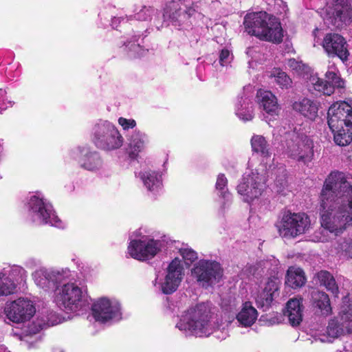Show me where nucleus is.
<instances>
[{"mask_svg": "<svg viewBox=\"0 0 352 352\" xmlns=\"http://www.w3.org/2000/svg\"><path fill=\"white\" fill-rule=\"evenodd\" d=\"M317 277L320 285L324 286L333 294L338 295V287L331 274L327 271H320L317 274Z\"/></svg>", "mask_w": 352, "mask_h": 352, "instance_id": "36", "label": "nucleus"}, {"mask_svg": "<svg viewBox=\"0 0 352 352\" xmlns=\"http://www.w3.org/2000/svg\"><path fill=\"white\" fill-rule=\"evenodd\" d=\"M258 316L256 309L252 307L250 302H245L239 314L236 319L239 323L245 327L252 326L256 321Z\"/></svg>", "mask_w": 352, "mask_h": 352, "instance_id": "31", "label": "nucleus"}, {"mask_svg": "<svg viewBox=\"0 0 352 352\" xmlns=\"http://www.w3.org/2000/svg\"><path fill=\"white\" fill-rule=\"evenodd\" d=\"M27 206L28 215L32 222L38 225L49 224L57 228L63 227L51 204L41 193L30 195Z\"/></svg>", "mask_w": 352, "mask_h": 352, "instance_id": "7", "label": "nucleus"}, {"mask_svg": "<svg viewBox=\"0 0 352 352\" xmlns=\"http://www.w3.org/2000/svg\"><path fill=\"white\" fill-rule=\"evenodd\" d=\"M287 65L290 69L294 70L297 74L302 76L303 78L307 79L310 74L313 72L311 69L302 61H298L294 58L288 60Z\"/></svg>", "mask_w": 352, "mask_h": 352, "instance_id": "41", "label": "nucleus"}, {"mask_svg": "<svg viewBox=\"0 0 352 352\" xmlns=\"http://www.w3.org/2000/svg\"><path fill=\"white\" fill-rule=\"evenodd\" d=\"M179 252L187 263H192L198 258L197 253L187 245L182 247Z\"/></svg>", "mask_w": 352, "mask_h": 352, "instance_id": "44", "label": "nucleus"}, {"mask_svg": "<svg viewBox=\"0 0 352 352\" xmlns=\"http://www.w3.org/2000/svg\"><path fill=\"white\" fill-rule=\"evenodd\" d=\"M344 352H352V343L344 346Z\"/></svg>", "mask_w": 352, "mask_h": 352, "instance_id": "51", "label": "nucleus"}, {"mask_svg": "<svg viewBox=\"0 0 352 352\" xmlns=\"http://www.w3.org/2000/svg\"><path fill=\"white\" fill-rule=\"evenodd\" d=\"M91 137L97 148L107 151L120 148L124 142L117 127L109 121L104 120H99L94 124Z\"/></svg>", "mask_w": 352, "mask_h": 352, "instance_id": "6", "label": "nucleus"}, {"mask_svg": "<svg viewBox=\"0 0 352 352\" xmlns=\"http://www.w3.org/2000/svg\"><path fill=\"white\" fill-rule=\"evenodd\" d=\"M252 151L263 158H269L272 155L270 144L263 135H254L250 140Z\"/></svg>", "mask_w": 352, "mask_h": 352, "instance_id": "33", "label": "nucleus"}, {"mask_svg": "<svg viewBox=\"0 0 352 352\" xmlns=\"http://www.w3.org/2000/svg\"><path fill=\"white\" fill-rule=\"evenodd\" d=\"M337 253L347 258H352V239H340L335 247Z\"/></svg>", "mask_w": 352, "mask_h": 352, "instance_id": "43", "label": "nucleus"}, {"mask_svg": "<svg viewBox=\"0 0 352 352\" xmlns=\"http://www.w3.org/2000/svg\"><path fill=\"white\" fill-rule=\"evenodd\" d=\"M307 80L309 89L314 94L330 96L333 94L332 87L327 84L326 80L319 78L317 74L312 73Z\"/></svg>", "mask_w": 352, "mask_h": 352, "instance_id": "30", "label": "nucleus"}, {"mask_svg": "<svg viewBox=\"0 0 352 352\" xmlns=\"http://www.w3.org/2000/svg\"><path fill=\"white\" fill-rule=\"evenodd\" d=\"M57 305L70 311H76L82 306V289L74 283H64L55 294Z\"/></svg>", "mask_w": 352, "mask_h": 352, "instance_id": "14", "label": "nucleus"}, {"mask_svg": "<svg viewBox=\"0 0 352 352\" xmlns=\"http://www.w3.org/2000/svg\"><path fill=\"white\" fill-rule=\"evenodd\" d=\"M118 124L122 127L124 130L133 129L136 126V122L135 120L126 119L122 117L118 119Z\"/></svg>", "mask_w": 352, "mask_h": 352, "instance_id": "47", "label": "nucleus"}, {"mask_svg": "<svg viewBox=\"0 0 352 352\" xmlns=\"http://www.w3.org/2000/svg\"><path fill=\"white\" fill-rule=\"evenodd\" d=\"M138 41L137 36H133L132 40L127 41L124 43L126 50L128 51L129 56L131 58H136L144 54L145 50L141 46Z\"/></svg>", "mask_w": 352, "mask_h": 352, "instance_id": "40", "label": "nucleus"}, {"mask_svg": "<svg viewBox=\"0 0 352 352\" xmlns=\"http://www.w3.org/2000/svg\"><path fill=\"white\" fill-rule=\"evenodd\" d=\"M147 137L144 133L140 131H135L130 138L129 146L132 153H139L144 148L146 142Z\"/></svg>", "mask_w": 352, "mask_h": 352, "instance_id": "39", "label": "nucleus"}, {"mask_svg": "<svg viewBox=\"0 0 352 352\" xmlns=\"http://www.w3.org/2000/svg\"><path fill=\"white\" fill-rule=\"evenodd\" d=\"M324 22L336 28H342L352 21L350 0H327L322 13Z\"/></svg>", "mask_w": 352, "mask_h": 352, "instance_id": "8", "label": "nucleus"}, {"mask_svg": "<svg viewBox=\"0 0 352 352\" xmlns=\"http://www.w3.org/2000/svg\"><path fill=\"white\" fill-rule=\"evenodd\" d=\"M223 273V270L219 263L208 259L199 260L191 270L192 276L200 286L206 289L218 283Z\"/></svg>", "mask_w": 352, "mask_h": 352, "instance_id": "9", "label": "nucleus"}, {"mask_svg": "<svg viewBox=\"0 0 352 352\" xmlns=\"http://www.w3.org/2000/svg\"><path fill=\"white\" fill-rule=\"evenodd\" d=\"M228 179L223 174H219L217 179L216 190L219 197L222 198L224 201L222 204V208H226V204H229L231 201V195L228 192Z\"/></svg>", "mask_w": 352, "mask_h": 352, "instance_id": "35", "label": "nucleus"}, {"mask_svg": "<svg viewBox=\"0 0 352 352\" xmlns=\"http://www.w3.org/2000/svg\"><path fill=\"white\" fill-rule=\"evenodd\" d=\"M35 312L33 302L23 298H19L6 304L5 307L7 318L15 323H21L30 320Z\"/></svg>", "mask_w": 352, "mask_h": 352, "instance_id": "15", "label": "nucleus"}, {"mask_svg": "<svg viewBox=\"0 0 352 352\" xmlns=\"http://www.w3.org/2000/svg\"><path fill=\"white\" fill-rule=\"evenodd\" d=\"M285 135V152L288 157L306 164L311 161L314 156L313 141L296 129L289 131L280 130Z\"/></svg>", "mask_w": 352, "mask_h": 352, "instance_id": "5", "label": "nucleus"}, {"mask_svg": "<svg viewBox=\"0 0 352 352\" xmlns=\"http://www.w3.org/2000/svg\"><path fill=\"white\" fill-rule=\"evenodd\" d=\"M293 108L295 111L312 120L318 116V108L316 103L308 98H303L295 102Z\"/></svg>", "mask_w": 352, "mask_h": 352, "instance_id": "32", "label": "nucleus"}, {"mask_svg": "<svg viewBox=\"0 0 352 352\" xmlns=\"http://www.w3.org/2000/svg\"><path fill=\"white\" fill-rule=\"evenodd\" d=\"M92 311L96 320L101 322L121 318L120 305L116 300L102 298L94 304Z\"/></svg>", "mask_w": 352, "mask_h": 352, "instance_id": "17", "label": "nucleus"}, {"mask_svg": "<svg viewBox=\"0 0 352 352\" xmlns=\"http://www.w3.org/2000/svg\"><path fill=\"white\" fill-rule=\"evenodd\" d=\"M0 352H7L6 348L3 345H0Z\"/></svg>", "mask_w": 352, "mask_h": 352, "instance_id": "53", "label": "nucleus"}, {"mask_svg": "<svg viewBox=\"0 0 352 352\" xmlns=\"http://www.w3.org/2000/svg\"><path fill=\"white\" fill-rule=\"evenodd\" d=\"M351 112V107L344 101L333 103L328 110L327 123L330 129H338L340 127V117L343 113Z\"/></svg>", "mask_w": 352, "mask_h": 352, "instance_id": "24", "label": "nucleus"}, {"mask_svg": "<svg viewBox=\"0 0 352 352\" xmlns=\"http://www.w3.org/2000/svg\"><path fill=\"white\" fill-rule=\"evenodd\" d=\"M154 12V10L151 8L143 6L139 12H136L134 17L138 21H147L150 19L151 14Z\"/></svg>", "mask_w": 352, "mask_h": 352, "instance_id": "45", "label": "nucleus"}, {"mask_svg": "<svg viewBox=\"0 0 352 352\" xmlns=\"http://www.w3.org/2000/svg\"><path fill=\"white\" fill-rule=\"evenodd\" d=\"M347 334H352V300L344 297L338 316L330 319L326 329L316 333V339L322 342H332Z\"/></svg>", "mask_w": 352, "mask_h": 352, "instance_id": "4", "label": "nucleus"}, {"mask_svg": "<svg viewBox=\"0 0 352 352\" xmlns=\"http://www.w3.org/2000/svg\"><path fill=\"white\" fill-rule=\"evenodd\" d=\"M70 276V271L67 268L40 267L32 274L35 285L47 292L56 291L59 285L67 281Z\"/></svg>", "mask_w": 352, "mask_h": 352, "instance_id": "11", "label": "nucleus"}, {"mask_svg": "<svg viewBox=\"0 0 352 352\" xmlns=\"http://www.w3.org/2000/svg\"><path fill=\"white\" fill-rule=\"evenodd\" d=\"M320 216L324 230L316 233L318 242L328 241L324 231L338 236L352 226V186L342 173H331L326 179L320 193Z\"/></svg>", "mask_w": 352, "mask_h": 352, "instance_id": "1", "label": "nucleus"}, {"mask_svg": "<svg viewBox=\"0 0 352 352\" xmlns=\"http://www.w3.org/2000/svg\"><path fill=\"white\" fill-rule=\"evenodd\" d=\"M258 103L267 113L278 115L279 107L276 96L270 91L258 90L256 95Z\"/></svg>", "mask_w": 352, "mask_h": 352, "instance_id": "25", "label": "nucleus"}, {"mask_svg": "<svg viewBox=\"0 0 352 352\" xmlns=\"http://www.w3.org/2000/svg\"><path fill=\"white\" fill-rule=\"evenodd\" d=\"M303 271L300 268L291 267L288 269L285 284L292 288L300 287L305 283Z\"/></svg>", "mask_w": 352, "mask_h": 352, "instance_id": "34", "label": "nucleus"}, {"mask_svg": "<svg viewBox=\"0 0 352 352\" xmlns=\"http://www.w3.org/2000/svg\"><path fill=\"white\" fill-rule=\"evenodd\" d=\"M138 177L148 191L155 193L161 189L162 179L158 172L152 170H142L139 173Z\"/></svg>", "mask_w": 352, "mask_h": 352, "instance_id": "27", "label": "nucleus"}, {"mask_svg": "<svg viewBox=\"0 0 352 352\" xmlns=\"http://www.w3.org/2000/svg\"><path fill=\"white\" fill-rule=\"evenodd\" d=\"M176 327L186 334L208 337L214 331L210 306L201 303L190 307L182 316Z\"/></svg>", "mask_w": 352, "mask_h": 352, "instance_id": "3", "label": "nucleus"}, {"mask_svg": "<svg viewBox=\"0 0 352 352\" xmlns=\"http://www.w3.org/2000/svg\"><path fill=\"white\" fill-rule=\"evenodd\" d=\"M132 239L128 246L130 256L137 260L144 261L153 258L162 249V242L148 236H138Z\"/></svg>", "mask_w": 352, "mask_h": 352, "instance_id": "13", "label": "nucleus"}, {"mask_svg": "<svg viewBox=\"0 0 352 352\" xmlns=\"http://www.w3.org/2000/svg\"><path fill=\"white\" fill-rule=\"evenodd\" d=\"M272 263V265H273L274 268L272 269V271L275 273L276 272V270H278V267L279 266V261L278 260L273 258L272 259L270 260V261Z\"/></svg>", "mask_w": 352, "mask_h": 352, "instance_id": "50", "label": "nucleus"}, {"mask_svg": "<svg viewBox=\"0 0 352 352\" xmlns=\"http://www.w3.org/2000/svg\"><path fill=\"white\" fill-rule=\"evenodd\" d=\"M118 21H120V19L119 18L115 17V18L113 19L112 26H113V28H117V26H116L115 25L117 24Z\"/></svg>", "mask_w": 352, "mask_h": 352, "instance_id": "52", "label": "nucleus"}, {"mask_svg": "<svg viewBox=\"0 0 352 352\" xmlns=\"http://www.w3.org/2000/svg\"><path fill=\"white\" fill-rule=\"evenodd\" d=\"M184 276V267L180 261L174 259L168 265L167 273L163 279H155V285L164 294H170L178 288Z\"/></svg>", "mask_w": 352, "mask_h": 352, "instance_id": "16", "label": "nucleus"}, {"mask_svg": "<svg viewBox=\"0 0 352 352\" xmlns=\"http://www.w3.org/2000/svg\"><path fill=\"white\" fill-rule=\"evenodd\" d=\"M41 329H42L41 325L39 324V327L37 328L36 330L33 332V333H36L37 331H38Z\"/></svg>", "mask_w": 352, "mask_h": 352, "instance_id": "55", "label": "nucleus"}, {"mask_svg": "<svg viewBox=\"0 0 352 352\" xmlns=\"http://www.w3.org/2000/svg\"><path fill=\"white\" fill-rule=\"evenodd\" d=\"M1 151H2V146H1V144H0V153L1 152Z\"/></svg>", "mask_w": 352, "mask_h": 352, "instance_id": "56", "label": "nucleus"}, {"mask_svg": "<svg viewBox=\"0 0 352 352\" xmlns=\"http://www.w3.org/2000/svg\"><path fill=\"white\" fill-rule=\"evenodd\" d=\"M333 133V140L336 144L344 146L352 141V128H338L331 129Z\"/></svg>", "mask_w": 352, "mask_h": 352, "instance_id": "37", "label": "nucleus"}, {"mask_svg": "<svg viewBox=\"0 0 352 352\" xmlns=\"http://www.w3.org/2000/svg\"><path fill=\"white\" fill-rule=\"evenodd\" d=\"M280 280L276 276L268 278L261 293L256 297V302L258 307L267 310L271 305L274 298L278 294Z\"/></svg>", "mask_w": 352, "mask_h": 352, "instance_id": "22", "label": "nucleus"}, {"mask_svg": "<svg viewBox=\"0 0 352 352\" xmlns=\"http://www.w3.org/2000/svg\"><path fill=\"white\" fill-rule=\"evenodd\" d=\"M302 298H292L287 305L284 315L288 318L289 323L293 326L300 324L302 319Z\"/></svg>", "mask_w": 352, "mask_h": 352, "instance_id": "26", "label": "nucleus"}, {"mask_svg": "<svg viewBox=\"0 0 352 352\" xmlns=\"http://www.w3.org/2000/svg\"><path fill=\"white\" fill-rule=\"evenodd\" d=\"M186 2L187 0H171L164 10V18L169 19L175 25H179L186 21L195 12L194 8L188 6Z\"/></svg>", "mask_w": 352, "mask_h": 352, "instance_id": "18", "label": "nucleus"}, {"mask_svg": "<svg viewBox=\"0 0 352 352\" xmlns=\"http://www.w3.org/2000/svg\"><path fill=\"white\" fill-rule=\"evenodd\" d=\"M232 59V55L229 50L223 49L221 50L219 55V63L222 66L227 65L230 62Z\"/></svg>", "mask_w": 352, "mask_h": 352, "instance_id": "49", "label": "nucleus"}, {"mask_svg": "<svg viewBox=\"0 0 352 352\" xmlns=\"http://www.w3.org/2000/svg\"><path fill=\"white\" fill-rule=\"evenodd\" d=\"M252 51H253L252 48H248L247 50V54L251 55Z\"/></svg>", "mask_w": 352, "mask_h": 352, "instance_id": "54", "label": "nucleus"}, {"mask_svg": "<svg viewBox=\"0 0 352 352\" xmlns=\"http://www.w3.org/2000/svg\"><path fill=\"white\" fill-rule=\"evenodd\" d=\"M340 120H342L340 122V128L348 127L352 129V108L351 112H346V113H343V116L340 117Z\"/></svg>", "mask_w": 352, "mask_h": 352, "instance_id": "46", "label": "nucleus"}, {"mask_svg": "<svg viewBox=\"0 0 352 352\" xmlns=\"http://www.w3.org/2000/svg\"><path fill=\"white\" fill-rule=\"evenodd\" d=\"M276 227L279 234L285 238H294L305 233L311 227V221L303 212H286Z\"/></svg>", "mask_w": 352, "mask_h": 352, "instance_id": "10", "label": "nucleus"}, {"mask_svg": "<svg viewBox=\"0 0 352 352\" xmlns=\"http://www.w3.org/2000/svg\"><path fill=\"white\" fill-rule=\"evenodd\" d=\"M25 270L21 267H14L10 270H0V296H6L13 294L16 289L15 282L22 280Z\"/></svg>", "mask_w": 352, "mask_h": 352, "instance_id": "21", "label": "nucleus"}, {"mask_svg": "<svg viewBox=\"0 0 352 352\" xmlns=\"http://www.w3.org/2000/svg\"><path fill=\"white\" fill-rule=\"evenodd\" d=\"M245 32L261 40L279 43L283 40V29L279 21L265 12L248 13L243 21Z\"/></svg>", "mask_w": 352, "mask_h": 352, "instance_id": "2", "label": "nucleus"}, {"mask_svg": "<svg viewBox=\"0 0 352 352\" xmlns=\"http://www.w3.org/2000/svg\"><path fill=\"white\" fill-rule=\"evenodd\" d=\"M322 46L329 56H338L342 61L348 59V45L342 36L336 33L327 34L323 39Z\"/></svg>", "mask_w": 352, "mask_h": 352, "instance_id": "20", "label": "nucleus"}, {"mask_svg": "<svg viewBox=\"0 0 352 352\" xmlns=\"http://www.w3.org/2000/svg\"><path fill=\"white\" fill-rule=\"evenodd\" d=\"M287 186V182L284 177H281L279 179L276 180L274 184V190L278 194L285 195L284 192L285 187Z\"/></svg>", "mask_w": 352, "mask_h": 352, "instance_id": "48", "label": "nucleus"}, {"mask_svg": "<svg viewBox=\"0 0 352 352\" xmlns=\"http://www.w3.org/2000/svg\"><path fill=\"white\" fill-rule=\"evenodd\" d=\"M311 305L317 313L323 316H327L332 312L329 296L320 291H314L311 293Z\"/></svg>", "mask_w": 352, "mask_h": 352, "instance_id": "28", "label": "nucleus"}, {"mask_svg": "<svg viewBox=\"0 0 352 352\" xmlns=\"http://www.w3.org/2000/svg\"><path fill=\"white\" fill-rule=\"evenodd\" d=\"M235 113L243 121H250L254 118L253 107L251 100L248 96H238Z\"/></svg>", "mask_w": 352, "mask_h": 352, "instance_id": "29", "label": "nucleus"}, {"mask_svg": "<svg viewBox=\"0 0 352 352\" xmlns=\"http://www.w3.org/2000/svg\"><path fill=\"white\" fill-rule=\"evenodd\" d=\"M265 189V177L257 171L246 172L239 184L237 192L241 196L243 201L251 203L258 199Z\"/></svg>", "mask_w": 352, "mask_h": 352, "instance_id": "12", "label": "nucleus"}, {"mask_svg": "<svg viewBox=\"0 0 352 352\" xmlns=\"http://www.w3.org/2000/svg\"><path fill=\"white\" fill-rule=\"evenodd\" d=\"M72 157L77 160L80 166L89 171H97L103 165L99 153L87 147H78L71 152Z\"/></svg>", "mask_w": 352, "mask_h": 352, "instance_id": "19", "label": "nucleus"}, {"mask_svg": "<svg viewBox=\"0 0 352 352\" xmlns=\"http://www.w3.org/2000/svg\"><path fill=\"white\" fill-rule=\"evenodd\" d=\"M351 112V107L344 101L333 103L328 110L327 123L330 129H338L340 127V117L343 113Z\"/></svg>", "mask_w": 352, "mask_h": 352, "instance_id": "23", "label": "nucleus"}, {"mask_svg": "<svg viewBox=\"0 0 352 352\" xmlns=\"http://www.w3.org/2000/svg\"><path fill=\"white\" fill-rule=\"evenodd\" d=\"M270 76L274 78L276 82L282 89H289L292 87V80L290 77L279 69H274Z\"/></svg>", "mask_w": 352, "mask_h": 352, "instance_id": "42", "label": "nucleus"}, {"mask_svg": "<svg viewBox=\"0 0 352 352\" xmlns=\"http://www.w3.org/2000/svg\"><path fill=\"white\" fill-rule=\"evenodd\" d=\"M325 78L327 84L332 87L333 93L335 88H343L344 80L340 78L339 72L334 65H329L325 73Z\"/></svg>", "mask_w": 352, "mask_h": 352, "instance_id": "38", "label": "nucleus"}]
</instances>
